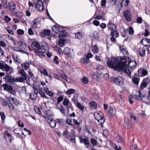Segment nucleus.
Listing matches in <instances>:
<instances>
[{
    "mask_svg": "<svg viewBox=\"0 0 150 150\" xmlns=\"http://www.w3.org/2000/svg\"><path fill=\"white\" fill-rule=\"evenodd\" d=\"M44 117L51 127L54 128L56 127V120H54L51 117H48L46 116H44Z\"/></svg>",
    "mask_w": 150,
    "mask_h": 150,
    "instance_id": "3",
    "label": "nucleus"
},
{
    "mask_svg": "<svg viewBox=\"0 0 150 150\" xmlns=\"http://www.w3.org/2000/svg\"><path fill=\"white\" fill-rule=\"evenodd\" d=\"M90 142L93 146H96L97 144V141L94 139H91Z\"/></svg>",
    "mask_w": 150,
    "mask_h": 150,
    "instance_id": "47",
    "label": "nucleus"
},
{
    "mask_svg": "<svg viewBox=\"0 0 150 150\" xmlns=\"http://www.w3.org/2000/svg\"><path fill=\"white\" fill-rule=\"evenodd\" d=\"M10 74H6L3 79H5L6 82L11 83L12 84H13L14 83V77L11 75H10Z\"/></svg>",
    "mask_w": 150,
    "mask_h": 150,
    "instance_id": "7",
    "label": "nucleus"
},
{
    "mask_svg": "<svg viewBox=\"0 0 150 150\" xmlns=\"http://www.w3.org/2000/svg\"><path fill=\"white\" fill-rule=\"evenodd\" d=\"M37 9L40 11H42L44 10L43 4L42 2L40 0H38L37 3L35 4Z\"/></svg>",
    "mask_w": 150,
    "mask_h": 150,
    "instance_id": "12",
    "label": "nucleus"
},
{
    "mask_svg": "<svg viewBox=\"0 0 150 150\" xmlns=\"http://www.w3.org/2000/svg\"><path fill=\"white\" fill-rule=\"evenodd\" d=\"M148 95L147 96H144L142 97L141 101L148 104L150 102V96H149V93L148 92Z\"/></svg>",
    "mask_w": 150,
    "mask_h": 150,
    "instance_id": "16",
    "label": "nucleus"
},
{
    "mask_svg": "<svg viewBox=\"0 0 150 150\" xmlns=\"http://www.w3.org/2000/svg\"><path fill=\"white\" fill-rule=\"evenodd\" d=\"M110 81L119 85H122L123 83V79L121 77H112L110 78Z\"/></svg>",
    "mask_w": 150,
    "mask_h": 150,
    "instance_id": "4",
    "label": "nucleus"
},
{
    "mask_svg": "<svg viewBox=\"0 0 150 150\" xmlns=\"http://www.w3.org/2000/svg\"><path fill=\"white\" fill-rule=\"evenodd\" d=\"M2 86L4 88V90L8 92L15 95L16 94V92L14 90L13 88L10 86H9L6 83H4L2 84Z\"/></svg>",
    "mask_w": 150,
    "mask_h": 150,
    "instance_id": "6",
    "label": "nucleus"
},
{
    "mask_svg": "<svg viewBox=\"0 0 150 150\" xmlns=\"http://www.w3.org/2000/svg\"><path fill=\"white\" fill-rule=\"evenodd\" d=\"M136 21L138 23H141L142 22V19L141 17H139L137 18Z\"/></svg>",
    "mask_w": 150,
    "mask_h": 150,
    "instance_id": "61",
    "label": "nucleus"
},
{
    "mask_svg": "<svg viewBox=\"0 0 150 150\" xmlns=\"http://www.w3.org/2000/svg\"><path fill=\"white\" fill-rule=\"evenodd\" d=\"M129 3V0H122L121 5L122 7L126 6L128 5Z\"/></svg>",
    "mask_w": 150,
    "mask_h": 150,
    "instance_id": "31",
    "label": "nucleus"
},
{
    "mask_svg": "<svg viewBox=\"0 0 150 150\" xmlns=\"http://www.w3.org/2000/svg\"><path fill=\"white\" fill-rule=\"evenodd\" d=\"M90 107L93 108V109H95L97 107L96 104V103L93 101L91 102L89 104Z\"/></svg>",
    "mask_w": 150,
    "mask_h": 150,
    "instance_id": "40",
    "label": "nucleus"
},
{
    "mask_svg": "<svg viewBox=\"0 0 150 150\" xmlns=\"http://www.w3.org/2000/svg\"><path fill=\"white\" fill-rule=\"evenodd\" d=\"M132 80L134 84L137 85L139 83V80L138 78L136 77L133 78L132 79Z\"/></svg>",
    "mask_w": 150,
    "mask_h": 150,
    "instance_id": "45",
    "label": "nucleus"
},
{
    "mask_svg": "<svg viewBox=\"0 0 150 150\" xmlns=\"http://www.w3.org/2000/svg\"><path fill=\"white\" fill-rule=\"evenodd\" d=\"M63 97L62 95H60L57 99V103H59L63 99Z\"/></svg>",
    "mask_w": 150,
    "mask_h": 150,
    "instance_id": "54",
    "label": "nucleus"
},
{
    "mask_svg": "<svg viewBox=\"0 0 150 150\" xmlns=\"http://www.w3.org/2000/svg\"><path fill=\"white\" fill-rule=\"evenodd\" d=\"M27 78L24 77H18L15 78V79H14V82L16 81L17 82H23Z\"/></svg>",
    "mask_w": 150,
    "mask_h": 150,
    "instance_id": "25",
    "label": "nucleus"
},
{
    "mask_svg": "<svg viewBox=\"0 0 150 150\" xmlns=\"http://www.w3.org/2000/svg\"><path fill=\"white\" fill-rule=\"evenodd\" d=\"M81 62L83 64H86L88 63L89 62V59L87 57L82 58L81 60Z\"/></svg>",
    "mask_w": 150,
    "mask_h": 150,
    "instance_id": "27",
    "label": "nucleus"
},
{
    "mask_svg": "<svg viewBox=\"0 0 150 150\" xmlns=\"http://www.w3.org/2000/svg\"><path fill=\"white\" fill-rule=\"evenodd\" d=\"M76 37L79 39H80L82 38V34L79 32L75 33Z\"/></svg>",
    "mask_w": 150,
    "mask_h": 150,
    "instance_id": "43",
    "label": "nucleus"
},
{
    "mask_svg": "<svg viewBox=\"0 0 150 150\" xmlns=\"http://www.w3.org/2000/svg\"><path fill=\"white\" fill-rule=\"evenodd\" d=\"M14 132L15 133L20 135V132H22V130L21 128H19L15 129Z\"/></svg>",
    "mask_w": 150,
    "mask_h": 150,
    "instance_id": "49",
    "label": "nucleus"
},
{
    "mask_svg": "<svg viewBox=\"0 0 150 150\" xmlns=\"http://www.w3.org/2000/svg\"><path fill=\"white\" fill-rule=\"evenodd\" d=\"M92 50L93 53H97L98 52V48L97 46L96 45L93 46Z\"/></svg>",
    "mask_w": 150,
    "mask_h": 150,
    "instance_id": "37",
    "label": "nucleus"
},
{
    "mask_svg": "<svg viewBox=\"0 0 150 150\" xmlns=\"http://www.w3.org/2000/svg\"><path fill=\"white\" fill-rule=\"evenodd\" d=\"M15 15L18 18H21L22 16V14L21 12H16L15 13Z\"/></svg>",
    "mask_w": 150,
    "mask_h": 150,
    "instance_id": "56",
    "label": "nucleus"
},
{
    "mask_svg": "<svg viewBox=\"0 0 150 150\" xmlns=\"http://www.w3.org/2000/svg\"><path fill=\"white\" fill-rule=\"evenodd\" d=\"M58 59V57L57 56H55L54 57V58L53 59V61L55 62L56 64L57 65L59 64V62L57 60Z\"/></svg>",
    "mask_w": 150,
    "mask_h": 150,
    "instance_id": "59",
    "label": "nucleus"
},
{
    "mask_svg": "<svg viewBox=\"0 0 150 150\" xmlns=\"http://www.w3.org/2000/svg\"><path fill=\"white\" fill-rule=\"evenodd\" d=\"M0 69L3 71H6V74H11L13 71V69L12 67L3 62H0Z\"/></svg>",
    "mask_w": 150,
    "mask_h": 150,
    "instance_id": "2",
    "label": "nucleus"
},
{
    "mask_svg": "<svg viewBox=\"0 0 150 150\" xmlns=\"http://www.w3.org/2000/svg\"><path fill=\"white\" fill-rule=\"evenodd\" d=\"M63 105L66 106V108L69 109L70 108L72 109V106L71 104L69 103V100L67 98H65L64 100L63 101Z\"/></svg>",
    "mask_w": 150,
    "mask_h": 150,
    "instance_id": "13",
    "label": "nucleus"
},
{
    "mask_svg": "<svg viewBox=\"0 0 150 150\" xmlns=\"http://www.w3.org/2000/svg\"><path fill=\"white\" fill-rule=\"evenodd\" d=\"M33 88V89L34 90V94L35 95V96L34 97H32V95L31 94L29 93V94L30 95V99L31 100H35L37 98V94L38 93V91H39V89L38 90V89L37 88H35V86H34ZM29 94V93H28Z\"/></svg>",
    "mask_w": 150,
    "mask_h": 150,
    "instance_id": "18",
    "label": "nucleus"
},
{
    "mask_svg": "<svg viewBox=\"0 0 150 150\" xmlns=\"http://www.w3.org/2000/svg\"><path fill=\"white\" fill-rule=\"evenodd\" d=\"M10 6V11H13L15 8L16 6L15 4L13 2H11L9 4Z\"/></svg>",
    "mask_w": 150,
    "mask_h": 150,
    "instance_id": "30",
    "label": "nucleus"
},
{
    "mask_svg": "<svg viewBox=\"0 0 150 150\" xmlns=\"http://www.w3.org/2000/svg\"><path fill=\"white\" fill-rule=\"evenodd\" d=\"M139 55L141 57L144 56L145 55V50L143 47H141L139 48Z\"/></svg>",
    "mask_w": 150,
    "mask_h": 150,
    "instance_id": "24",
    "label": "nucleus"
},
{
    "mask_svg": "<svg viewBox=\"0 0 150 150\" xmlns=\"http://www.w3.org/2000/svg\"><path fill=\"white\" fill-rule=\"evenodd\" d=\"M123 15L126 21H131L132 18L129 11L127 10L124 11L123 13Z\"/></svg>",
    "mask_w": 150,
    "mask_h": 150,
    "instance_id": "9",
    "label": "nucleus"
},
{
    "mask_svg": "<svg viewBox=\"0 0 150 150\" xmlns=\"http://www.w3.org/2000/svg\"><path fill=\"white\" fill-rule=\"evenodd\" d=\"M41 73L42 74V71H40ZM43 74L45 76H48V77L50 78L51 79H52L51 76H50L49 75L48 76V73L47 72V70L45 69H44L43 71Z\"/></svg>",
    "mask_w": 150,
    "mask_h": 150,
    "instance_id": "39",
    "label": "nucleus"
},
{
    "mask_svg": "<svg viewBox=\"0 0 150 150\" xmlns=\"http://www.w3.org/2000/svg\"><path fill=\"white\" fill-rule=\"evenodd\" d=\"M32 47L35 50H38L41 48L40 45L37 42H34L31 45Z\"/></svg>",
    "mask_w": 150,
    "mask_h": 150,
    "instance_id": "21",
    "label": "nucleus"
},
{
    "mask_svg": "<svg viewBox=\"0 0 150 150\" xmlns=\"http://www.w3.org/2000/svg\"><path fill=\"white\" fill-rule=\"evenodd\" d=\"M40 19L37 18L35 19L32 23V26L33 28H36L38 25L40 23Z\"/></svg>",
    "mask_w": 150,
    "mask_h": 150,
    "instance_id": "22",
    "label": "nucleus"
},
{
    "mask_svg": "<svg viewBox=\"0 0 150 150\" xmlns=\"http://www.w3.org/2000/svg\"><path fill=\"white\" fill-rule=\"evenodd\" d=\"M110 35L113 37L117 38L119 36V33L115 30L111 31Z\"/></svg>",
    "mask_w": 150,
    "mask_h": 150,
    "instance_id": "28",
    "label": "nucleus"
},
{
    "mask_svg": "<svg viewBox=\"0 0 150 150\" xmlns=\"http://www.w3.org/2000/svg\"><path fill=\"white\" fill-rule=\"evenodd\" d=\"M76 105L81 110H83L84 109V106L78 102L76 103Z\"/></svg>",
    "mask_w": 150,
    "mask_h": 150,
    "instance_id": "42",
    "label": "nucleus"
},
{
    "mask_svg": "<svg viewBox=\"0 0 150 150\" xmlns=\"http://www.w3.org/2000/svg\"><path fill=\"white\" fill-rule=\"evenodd\" d=\"M91 36L95 39H98L99 38L100 36L98 33L96 31H94L92 34L91 35Z\"/></svg>",
    "mask_w": 150,
    "mask_h": 150,
    "instance_id": "26",
    "label": "nucleus"
},
{
    "mask_svg": "<svg viewBox=\"0 0 150 150\" xmlns=\"http://www.w3.org/2000/svg\"><path fill=\"white\" fill-rule=\"evenodd\" d=\"M97 121L99 123V124L101 125V127H103V125L105 121L104 116L102 117L101 119H99V120H97Z\"/></svg>",
    "mask_w": 150,
    "mask_h": 150,
    "instance_id": "32",
    "label": "nucleus"
},
{
    "mask_svg": "<svg viewBox=\"0 0 150 150\" xmlns=\"http://www.w3.org/2000/svg\"><path fill=\"white\" fill-rule=\"evenodd\" d=\"M129 34L132 35L134 33V31L133 28L132 27H129Z\"/></svg>",
    "mask_w": 150,
    "mask_h": 150,
    "instance_id": "55",
    "label": "nucleus"
},
{
    "mask_svg": "<svg viewBox=\"0 0 150 150\" xmlns=\"http://www.w3.org/2000/svg\"><path fill=\"white\" fill-rule=\"evenodd\" d=\"M17 34L19 35H23L24 33V31L22 29H18L17 30Z\"/></svg>",
    "mask_w": 150,
    "mask_h": 150,
    "instance_id": "53",
    "label": "nucleus"
},
{
    "mask_svg": "<svg viewBox=\"0 0 150 150\" xmlns=\"http://www.w3.org/2000/svg\"><path fill=\"white\" fill-rule=\"evenodd\" d=\"M20 73L21 74L22 77H24L27 78L26 75H27V74H26L23 70L21 69L20 71Z\"/></svg>",
    "mask_w": 150,
    "mask_h": 150,
    "instance_id": "41",
    "label": "nucleus"
},
{
    "mask_svg": "<svg viewBox=\"0 0 150 150\" xmlns=\"http://www.w3.org/2000/svg\"><path fill=\"white\" fill-rule=\"evenodd\" d=\"M50 30H45L44 32V34L45 36L48 35H50Z\"/></svg>",
    "mask_w": 150,
    "mask_h": 150,
    "instance_id": "57",
    "label": "nucleus"
},
{
    "mask_svg": "<svg viewBox=\"0 0 150 150\" xmlns=\"http://www.w3.org/2000/svg\"><path fill=\"white\" fill-rule=\"evenodd\" d=\"M62 135L67 139H68L70 137L69 132L67 131H64L62 133Z\"/></svg>",
    "mask_w": 150,
    "mask_h": 150,
    "instance_id": "34",
    "label": "nucleus"
},
{
    "mask_svg": "<svg viewBox=\"0 0 150 150\" xmlns=\"http://www.w3.org/2000/svg\"><path fill=\"white\" fill-rule=\"evenodd\" d=\"M107 27L108 28V30L111 31L116 30L115 25L111 21L109 22L107 24Z\"/></svg>",
    "mask_w": 150,
    "mask_h": 150,
    "instance_id": "17",
    "label": "nucleus"
},
{
    "mask_svg": "<svg viewBox=\"0 0 150 150\" xmlns=\"http://www.w3.org/2000/svg\"><path fill=\"white\" fill-rule=\"evenodd\" d=\"M147 85L146 83V82H144L142 81V83L140 86V88L141 89H143L144 88H145Z\"/></svg>",
    "mask_w": 150,
    "mask_h": 150,
    "instance_id": "52",
    "label": "nucleus"
},
{
    "mask_svg": "<svg viewBox=\"0 0 150 150\" xmlns=\"http://www.w3.org/2000/svg\"><path fill=\"white\" fill-rule=\"evenodd\" d=\"M35 53L36 55L40 57H43L45 56L46 54L45 49H42L41 48L38 50H35Z\"/></svg>",
    "mask_w": 150,
    "mask_h": 150,
    "instance_id": "8",
    "label": "nucleus"
},
{
    "mask_svg": "<svg viewBox=\"0 0 150 150\" xmlns=\"http://www.w3.org/2000/svg\"><path fill=\"white\" fill-rule=\"evenodd\" d=\"M21 65L23 67H24V69L26 70L28 69L30 67V64L27 62L25 63L24 64H22Z\"/></svg>",
    "mask_w": 150,
    "mask_h": 150,
    "instance_id": "38",
    "label": "nucleus"
},
{
    "mask_svg": "<svg viewBox=\"0 0 150 150\" xmlns=\"http://www.w3.org/2000/svg\"><path fill=\"white\" fill-rule=\"evenodd\" d=\"M75 90L72 89L68 90L66 91V93L68 94H71L75 92Z\"/></svg>",
    "mask_w": 150,
    "mask_h": 150,
    "instance_id": "44",
    "label": "nucleus"
},
{
    "mask_svg": "<svg viewBox=\"0 0 150 150\" xmlns=\"http://www.w3.org/2000/svg\"><path fill=\"white\" fill-rule=\"evenodd\" d=\"M93 23L96 26H98L99 25L100 22L98 21L95 20L93 21Z\"/></svg>",
    "mask_w": 150,
    "mask_h": 150,
    "instance_id": "58",
    "label": "nucleus"
},
{
    "mask_svg": "<svg viewBox=\"0 0 150 150\" xmlns=\"http://www.w3.org/2000/svg\"><path fill=\"white\" fill-rule=\"evenodd\" d=\"M46 115H47L46 116L50 117V116H52L53 115L54 113L52 111L49 110H47L46 112Z\"/></svg>",
    "mask_w": 150,
    "mask_h": 150,
    "instance_id": "33",
    "label": "nucleus"
},
{
    "mask_svg": "<svg viewBox=\"0 0 150 150\" xmlns=\"http://www.w3.org/2000/svg\"><path fill=\"white\" fill-rule=\"evenodd\" d=\"M79 139L81 143H84L85 146L87 147H88L90 146V144L88 140V138H83L82 137H79Z\"/></svg>",
    "mask_w": 150,
    "mask_h": 150,
    "instance_id": "10",
    "label": "nucleus"
},
{
    "mask_svg": "<svg viewBox=\"0 0 150 150\" xmlns=\"http://www.w3.org/2000/svg\"><path fill=\"white\" fill-rule=\"evenodd\" d=\"M8 32L10 34L12 35L13 34V30L10 29V28L8 27H7L6 28Z\"/></svg>",
    "mask_w": 150,
    "mask_h": 150,
    "instance_id": "60",
    "label": "nucleus"
},
{
    "mask_svg": "<svg viewBox=\"0 0 150 150\" xmlns=\"http://www.w3.org/2000/svg\"><path fill=\"white\" fill-rule=\"evenodd\" d=\"M64 52L68 57L71 58H74V54L73 49H70L67 47L64 48Z\"/></svg>",
    "mask_w": 150,
    "mask_h": 150,
    "instance_id": "5",
    "label": "nucleus"
},
{
    "mask_svg": "<svg viewBox=\"0 0 150 150\" xmlns=\"http://www.w3.org/2000/svg\"><path fill=\"white\" fill-rule=\"evenodd\" d=\"M34 110L35 112L38 114H40L41 111L40 110V108L37 107H35L34 108Z\"/></svg>",
    "mask_w": 150,
    "mask_h": 150,
    "instance_id": "63",
    "label": "nucleus"
},
{
    "mask_svg": "<svg viewBox=\"0 0 150 150\" xmlns=\"http://www.w3.org/2000/svg\"><path fill=\"white\" fill-rule=\"evenodd\" d=\"M94 116L95 119L97 120L100 119H101L104 115L101 112L99 111L98 112L95 113Z\"/></svg>",
    "mask_w": 150,
    "mask_h": 150,
    "instance_id": "20",
    "label": "nucleus"
},
{
    "mask_svg": "<svg viewBox=\"0 0 150 150\" xmlns=\"http://www.w3.org/2000/svg\"><path fill=\"white\" fill-rule=\"evenodd\" d=\"M66 31L64 30H62L59 34V38L61 40L63 38L66 37Z\"/></svg>",
    "mask_w": 150,
    "mask_h": 150,
    "instance_id": "23",
    "label": "nucleus"
},
{
    "mask_svg": "<svg viewBox=\"0 0 150 150\" xmlns=\"http://www.w3.org/2000/svg\"><path fill=\"white\" fill-rule=\"evenodd\" d=\"M63 78L68 82H70L71 81V79L67 77L65 75L63 76Z\"/></svg>",
    "mask_w": 150,
    "mask_h": 150,
    "instance_id": "62",
    "label": "nucleus"
},
{
    "mask_svg": "<svg viewBox=\"0 0 150 150\" xmlns=\"http://www.w3.org/2000/svg\"><path fill=\"white\" fill-rule=\"evenodd\" d=\"M13 101V103L15 105H18L19 103L18 100L16 99L15 98H12Z\"/></svg>",
    "mask_w": 150,
    "mask_h": 150,
    "instance_id": "48",
    "label": "nucleus"
},
{
    "mask_svg": "<svg viewBox=\"0 0 150 150\" xmlns=\"http://www.w3.org/2000/svg\"><path fill=\"white\" fill-rule=\"evenodd\" d=\"M134 96L136 99L139 101H141L143 96H145V94L142 93V90H139L136 91L135 94H134Z\"/></svg>",
    "mask_w": 150,
    "mask_h": 150,
    "instance_id": "11",
    "label": "nucleus"
},
{
    "mask_svg": "<svg viewBox=\"0 0 150 150\" xmlns=\"http://www.w3.org/2000/svg\"><path fill=\"white\" fill-rule=\"evenodd\" d=\"M12 57L14 59V61L16 62L19 63V60L18 59V56L16 55H12Z\"/></svg>",
    "mask_w": 150,
    "mask_h": 150,
    "instance_id": "46",
    "label": "nucleus"
},
{
    "mask_svg": "<svg viewBox=\"0 0 150 150\" xmlns=\"http://www.w3.org/2000/svg\"><path fill=\"white\" fill-rule=\"evenodd\" d=\"M109 144L111 146L114 147V149L115 150H121L122 149H123V148L122 147V146L120 145L118 143H117V144H115L111 141H109Z\"/></svg>",
    "mask_w": 150,
    "mask_h": 150,
    "instance_id": "14",
    "label": "nucleus"
},
{
    "mask_svg": "<svg viewBox=\"0 0 150 150\" xmlns=\"http://www.w3.org/2000/svg\"><path fill=\"white\" fill-rule=\"evenodd\" d=\"M117 141L118 142H120L122 143L123 142V139L122 138L119 136H118L116 137Z\"/></svg>",
    "mask_w": 150,
    "mask_h": 150,
    "instance_id": "51",
    "label": "nucleus"
},
{
    "mask_svg": "<svg viewBox=\"0 0 150 150\" xmlns=\"http://www.w3.org/2000/svg\"><path fill=\"white\" fill-rule=\"evenodd\" d=\"M109 113L112 116H114L116 114V110L114 109L110 108L109 111Z\"/></svg>",
    "mask_w": 150,
    "mask_h": 150,
    "instance_id": "36",
    "label": "nucleus"
},
{
    "mask_svg": "<svg viewBox=\"0 0 150 150\" xmlns=\"http://www.w3.org/2000/svg\"><path fill=\"white\" fill-rule=\"evenodd\" d=\"M41 45L42 49H45V50L48 49V45L44 41H42L41 42Z\"/></svg>",
    "mask_w": 150,
    "mask_h": 150,
    "instance_id": "29",
    "label": "nucleus"
},
{
    "mask_svg": "<svg viewBox=\"0 0 150 150\" xmlns=\"http://www.w3.org/2000/svg\"><path fill=\"white\" fill-rule=\"evenodd\" d=\"M82 81L84 84H86L88 83V80L86 77H84L82 78Z\"/></svg>",
    "mask_w": 150,
    "mask_h": 150,
    "instance_id": "50",
    "label": "nucleus"
},
{
    "mask_svg": "<svg viewBox=\"0 0 150 150\" xmlns=\"http://www.w3.org/2000/svg\"><path fill=\"white\" fill-rule=\"evenodd\" d=\"M119 48L121 52L123 55L125 56L128 55L127 50L125 46L124 45H122V46H120Z\"/></svg>",
    "mask_w": 150,
    "mask_h": 150,
    "instance_id": "19",
    "label": "nucleus"
},
{
    "mask_svg": "<svg viewBox=\"0 0 150 150\" xmlns=\"http://www.w3.org/2000/svg\"><path fill=\"white\" fill-rule=\"evenodd\" d=\"M143 82H146L147 84L149 83L150 80L148 78H146L144 79L143 81Z\"/></svg>",
    "mask_w": 150,
    "mask_h": 150,
    "instance_id": "64",
    "label": "nucleus"
},
{
    "mask_svg": "<svg viewBox=\"0 0 150 150\" xmlns=\"http://www.w3.org/2000/svg\"><path fill=\"white\" fill-rule=\"evenodd\" d=\"M52 31L56 33H58L59 32V29L58 27L54 25L52 27Z\"/></svg>",
    "mask_w": 150,
    "mask_h": 150,
    "instance_id": "35",
    "label": "nucleus"
},
{
    "mask_svg": "<svg viewBox=\"0 0 150 150\" xmlns=\"http://www.w3.org/2000/svg\"><path fill=\"white\" fill-rule=\"evenodd\" d=\"M129 59V57L124 56L120 61L117 58L112 57L107 61V64L110 68L125 71L127 74H130L136 67L137 63L134 60L130 61Z\"/></svg>",
    "mask_w": 150,
    "mask_h": 150,
    "instance_id": "1",
    "label": "nucleus"
},
{
    "mask_svg": "<svg viewBox=\"0 0 150 150\" xmlns=\"http://www.w3.org/2000/svg\"><path fill=\"white\" fill-rule=\"evenodd\" d=\"M142 44L145 47L150 46V40L147 38L142 39L141 40Z\"/></svg>",
    "mask_w": 150,
    "mask_h": 150,
    "instance_id": "15",
    "label": "nucleus"
}]
</instances>
